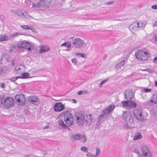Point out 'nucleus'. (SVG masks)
<instances>
[{
  "label": "nucleus",
  "mask_w": 157,
  "mask_h": 157,
  "mask_svg": "<svg viewBox=\"0 0 157 157\" xmlns=\"http://www.w3.org/2000/svg\"><path fill=\"white\" fill-rule=\"evenodd\" d=\"M62 114H63L64 120L65 124L62 120H59V126L64 128H66L67 127H71L73 125L74 121L72 113L67 111L63 113Z\"/></svg>",
  "instance_id": "nucleus-1"
},
{
  "label": "nucleus",
  "mask_w": 157,
  "mask_h": 157,
  "mask_svg": "<svg viewBox=\"0 0 157 157\" xmlns=\"http://www.w3.org/2000/svg\"><path fill=\"white\" fill-rule=\"evenodd\" d=\"M125 98L127 101H123L122 102V105L127 107L128 109H131L136 107V103L134 101H130L133 98V94L131 90H126L124 92Z\"/></svg>",
  "instance_id": "nucleus-2"
},
{
  "label": "nucleus",
  "mask_w": 157,
  "mask_h": 157,
  "mask_svg": "<svg viewBox=\"0 0 157 157\" xmlns=\"http://www.w3.org/2000/svg\"><path fill=\"white\" fill-rule=\"evenodd\" d=\"M122 117L126 121V123L124 125V128L126 129L133 128L132 126V124L134 123V118L133 116L128 112H124L122 115Z\"/></svg>",
  "instance_id": "nucleus-3"
},
{
  "label": "nucleus",
  "mask_w": 157,
  "mask_h": 157,
  "mask_svg": "<svg viewBox=\"0 0 157 157\" xmlns=\"http://www.w3.org/2000/svg\"><path fill=\"white\" fill-rule=\"evenodd\" d=\"M13 99L8 97L4 98L3 95H0V107H3L4 109H7L12 107L13 105Z\"/></svg>",
  "instance_id": "nucleus-4"
},
{
  "label": "nucleus",
  "mask_w": 157,
  "mask_h": 157,
  "mask_svg": "<svg viewBox=\"0 0 157 157\" xmlns=\"http://www.w3.org/2000/svg\"><path fill=\"white\" fill-rule=\"evenodd\" d=\"M136 58L140 60H145L149 56L147 51H144L142 50H139L135 52Z\"/></svg>",
  "instance_id": "nucleus-5"
},
{
  "label": "nucleus",
  "mask_w": 157,
  "mask_h": 157,
  "mask_svg": "<svg viewBox=\"0 0 157 157\" xmlns=\"http://www.w3.org/2000/svg\"><path fill=\"white\" fill-rule=\"evenodd\" d=\"M52 0H40L37 4H33V6L35 8L43 7L45 8H48L50 6Z\"/></svg>",
  "instance_id": "nucleus-6"
},
{
  "label": "nucleus",
  "mask_w": 157,
  "mask_h": 157,
  "mask_svg": "<svg viewBox=\"0 0 157 157\" xmlns=\"http://www.w3.org/2000/svg\"><path fill=\"white\" fill-rule=\"evenodd\" d=\"M73 40L72 44L73 46L77 48L80 49L83 46L84 43L83 40L78 38H75L74 36L70 38Z\"/></svg>",
  "instance_id": "nucleus-7"
},
{
  "label": "nucleus",
  "mask_w": 157,
  "mask_h": 157,
  "mask_svg": "<svg viewBox=\"0 0 157 157\" xmlns=\"http://www.w3.org/2000/svg\"><path fill=\"white\" fill-rule=\"evenodd\" d=\"M133 113L134 116L139 121L141 122H146L147 119L143 116L142 111L139 109H135L134 110Z\"/></svg>",
  "instance_id": "nucleus-8"
},
{
  "label": "nucleus",
  "mask_w": 157,
  "mask_h": 157,
  "mask_svg": "<svg viewBox=\"0 0 157 157\" xmlns=\"http://www.w3.org/2000/svg\"><path fill=\"white\" fill-rule=\"evenodd\" d=\"M75 117L76 118V123L79 125H82L85 119V116L82 112H78Z\"/></svg>",
  "instance_id": "nucleus-9"
},
{
  "label": "nucleus",
  "mask_w": 157,
  "mask_h": 157,
  "mask_svg": "<svg viewBox=\"0 0 157 157\" xmlns=\"http://www.w3.org/2000/svg\"><path fill=\"white\" fill-rule=\"evenodd\" d=\"M17 47L18 48H23L31 51L30 43L26 40L20 41L17 45Z\"/></svg>",
  "instance_id": "nucleus-10"
},
{
  "label": "nucleus",
  "mask_w": 157,
  "mask_h": 157,
  "mask_svg": "<svg viewBox=\"0 0 157 157\" xmlns=\"http://www.w3.org/2000/svg\"><path fill=\"white\" fill-rule=\"evenodd\" d=\"M142 151L141 157H152V155L148 148L146 146H142L141 147Z\"/></svg>",
  "instance_id": "nucleus-11"
},
{
  "label": "nucleus",
  "mask_w": 157,
  "mask_h": 157,
  "mask_svg": "<svg viewBox=\"0 0 157 157\" xmlns=\"http://www.w3.org/2000/svg\"><path fill=\"white\" fill-rule=\"evenodd\" d=\"M15 99L18 102H21L22 105H23L26 101V98L25 96L22 94H20L17 95L14 97Z\"/></svg>",
  "instance_id": "nucleus-12"
},
{
  "label": "nucleus",
  "mask_w": 157,
  "mask_h": 157,
  "mask_svg": "<svg viewBox=\"0 0 157 157\" xmlns=\"http://www.w3.org/2000/svg\"><path fill=\"white\" fill-rule=\"evenodd\" d=\"M14 13L21 17L28 19L29 17V15L27 12L23 10H16V11H15Z\"/></svg>",
  "instance_id": "nucleus-13"
},
{
  "label": "nucleus",
  "mask_w": 157,
  "mask_h": 157,
  "mask_svg": "<svg viewBox=\"0 0 157 157\" xmlns=\"http://www.w3.org/2000/svg\"><path fill=\"white\" fill-rule=\"evenodd\" d=\"M29 101L31 104H32L36 106H38L40 103V99L36 96H31L29 97Z\"/></svg>",
  "instance_id": "nucleus-14"
},
{
  "label": "nucleus",
  "mask_w": 157,
  "mask_h": 157,
  "mask_svg": "<svg viewBox=\"0 0 157 157\" xmlns=\"http://www.w3.org/2000/svg\"><path fill=\"white\" fill-rule=\"evenodd\" d=\"M65 108V106L61 102L56 103L53 107L54 110L56 112H60Z\"/></svg>",
  "instance_id": "nucleus-15"
},
{
  "label": "nucleus",
  "mask_w": 157,
  "mask_h": 157,
  "mask_svg": "<svg viewBox=\"0 0 157 157\" xmlns=\"http://www.w3.org/2000/svg\"><path fill=\"white\" fill-rule=\"evenodd\" d=\"M130 30L132 32L136 31L138 29V25H137V22L136 21L133 22L129 26Z\"/></svg>",
  "instance_id": "nucleus-16"
},
{
  "label": "nucleus",
  "mask_w": 157,
  "mask_h": 157,
  "mask_svg": "<svg viewBox=\"0 0 157 157\" xmlns=\"http://www.w3.org/2000/svg\"><path fill=\"white\" fill-rule=\"evenodd\" d=\"M115 108V106L113 105H111L108 106L105 109L102 111V112L105 114L108 115L109 113L112 112Z\"/></svg>",
  "instance_id": "nucleus-17"
},
{
  "label": "nucleus",
  "mask_w": 157,
  "mask_h": 157,
  "mask_svg": "<svg viewBox=\"0 0 157 157\" xmlns=\"http://www.w3.org/2000/svg\"><path fill=\"white\" fill-rule=\"evenodd\" d=\"M50 48H49L48 46L46 45H41L39 46V54H41L44 53L48 51L49 50Z\"/></svg>",
  "instance_id": "nucleus-18"
},
{
  "label": "nucleus",
  "mask_w": 157,
  "mask_h": 157,
  "mask_svg": "<svg viewBox=\"0 0 157 157\" xmlns=\"http://www.w3.org/2000/svg\"><path fill=\"white\" fill-rule=\"evenodd\" d=\"M85 118L86 122V124L88 125H90L92 122V116L90 114L86 115Z\"/></svg>",
  "instance_id": "nucleus-19"
},
{
  "label": "nucleus",
  "mask_w": 157,
  "mask_h": 157,
  "mask_svg": "<svg viewBox=\"0 0 157 157\" xmlns=\"http://www.w3.org/2000/svg\"><path fill=\"white\" fill-rule=\"evenodd\" d=\"M125 64L124 60H123L120 63L116 64L115 68L117 70H118L121 68V66H123Z\"/></svg>",
  "instance_id": "nucleus-20"
},
{
  "label": "nucleus",
  "mask_w": 157,
  "mask_h": 157,
  "mask_svg": "<svg viewBox=\"0 0 157 157\" xmlns=\"http://www.w3.org/2000/svg\"><path fill=\"white\" fill-rule=\"evenodd\" d=\"M80 138V134H78L74 135L71 136V140L74 141L78 140H79Z\"/></svg>",
  "instance_id": "nucleus-21"
},
{
  "label": "nucleus",
  "mask_w": 157,
  "mask_h": 157,
  "mask_svg": "<svg viewBox=\"0 0 157 157\" xmlns=\"http://www.w3.org/2000/svg\"><path fill=\"white\" fill-rule=\"evenodd\" d=\"M142 137L143 136L140 134V132H137L135 133L133 140H135L138 139H141Z\"/></svg>",
  "instance_id": "nucleus-22"
},
{
  "label": "nucleus",
  "mask_w": 157,
  "mask_h": 157,
  "mask_svg": "<svg viewBox=\"0 0 157 157\" xmlns=\"http://www.w3.org/2000/svg\"><path fill=\"white\" fill-rule=\"evenodd\" d=\"M155 103V102L152 98L147 102H145L144 103L145 105L148 106L150 105H153Z\"/></svg>",
  "instance_id": "nucleus-23"
},
{
  "label": "nucleus",
  "mask_w": 157,
  "mask_h": 157,
  "mask_svg": "<svg viewBox=\"0 0 157 157\" xmlns=\"http://www.w3.org/2000/svg\"><path fill=\"white\" fill-rule=\"evenodd\" d=\"M137 25H138V28H140V29H142L144 28L146 25V23L144 21L140 22H137Z\"/></svg>",
  "instance_id": "nucleus-24"
},
{
  "label": "nucleus",
  "mask_w": 157,
  "mask_h": 157,
  "mask_svg": "<svg viewBox=\"0 0 157 157\" xmlns=\"http://www.w3.org/2000/svg\"><path fill=\"white\" fill-rule=\"evenodd\" d=\"M61 46H65L66 47L68 48H69L71 47V44L70 41H68L67 42H65L63 44L61 45Z\"/></svg>",
  "instance_id": "nucleus-25"
},
{
  "label": "nucleus",
  "mask_w": 157,
  "mask_h": 157,
  "mask_svg": "<svg viewBox=\"0 0 157 157\" xmlns=\"http://www.w3.org/2000/svg\"><path fill=\"white\" fill-rule=\"evenodd\" d=\"M80 141L83 143L85 142L86 140V136L84 135H82L81 136H80Z\"/></svg>",
  "instance_id": "nucleus-26"
},
{
  "label": "nucleus",
  "mask_w": 157,
  "mask_h": 157,
  "mask_svg": "<svg viewBox=\"0 0 157 157\" xmlns=\"http://www.w3.org/2000/svg\"><path fill=\"white\" fill-rule=\"evenodd\" d=\"M75 55L77 56H78L79 55L80 56L84 58H86V55H85L84 53H76L75 54Z\"/></svg>",
  "instance_id": "nucleus-27"
},
{
  "label": "nucleus",
  "mask_w": 157,
  "mask_h": 157,
  "mask_svg": "<svg viewBox=\"0 0 157 157\" xmlns=\"http://www.w3.org/2000/svg\"><path fill=\"white\" fill-rule=\"evenodd\" d=\"M29 75V74L27 73H24L22 74V76H21V78H28Z\"/></svg>",
  "instance_id": "nucleus-28"
},
{
  "label": "nucleus",
  "mask_w": 157,
  "mask_h": 157,
  "mask_svg": "<svg viewBox=\"0 0 157 157\" xmlns=\"http://www.w3.org/2000/svg\"><path fill=\"white\" fill-rule=\"evenodd\" d=\"M8 38L6 36L0 35V41H2L6 40Z\"/></svg>",
  "instance_id": "nucleus-29"
},
{
  "label": "nucleus",
  "mask_w": 157,
  "mask_h": 157,
  "mask_svg": "<svg viewBox=\"0 0 157 157\" xmlns=\"http://www.w3.org/2000/svg\"><path fill=\"white\" fill-rule=\"evenodd\" d=\"M152 89H148L147 88H145L143 89L141 91L142 92H144V93H148L151 91Z\"/></svg>",
  "instance_id": "nucleus-30"
},
{
  "label": "nucleus",
  "mask_w": 157,
  "mask_h": 157,
  "mask_svg": "<svg viewBox=\"0 0 157 157\" xmlns=\"http://www.w3.org/2000/svg\"><path fill=\"white\" fill-rule=\"evenodd\" d=\"M81 150L83 151H84L85 152H87L88 151V148L85 146H82L80 148Z\"/></svg>",
  "instance_id": "nucleus-31"
},
{
  "label": "nucleus",
  "mask_w": 157,
  "mask_h": 157,
  "mask_svg": "<svg viewBox=\"0 0 157 157\" xmlns=\"http://www.w3.org/2000/svg\"><path fill=\"white\" fill-rule=\"evenodd\" d=\"M108 115L107 114H105L104 113L102 114H100L99 117V121H100L103 117H105V116H106Z\"/></svg>",
  "instance_id": "nucleus-32"
},
{
  "label": "nucleus",
  "mask_w": 157,
  "mask_h": 157,
  "mask_svg": "<svg viewBox=\"0 0 157 157\" xmlns=\"http://www.w3.org/2000/svg\"><path fill=\"white\" fill-rule=\"evenodd\" d=\"M134 152L136 153L138 155L139 157H141L142 155H140V152L138 149L137 148L134 149Z\"/></svg>",
  "instance_id": "nucleus-33"
},
{
  "label": "nucleus",
  "mask_w": 157,
  "mask_h": 157,
  "mask_svg": "<svg viewBox=\"0 0 157 157\" xmlns=\"http://www.w3.org/2000/svg\"><path fill=\"white\" fill-rule=\"evenodd\" d=\"M96 154L95 156H96V157H98L100 155V149L98 147H97L96 148Z\"/></svg>",
  "instance_id": "nucleus-34"
},
{
  "label": "nucleus",
  "mask_w": 157,
  "mask_h": 157,
  "mask_svg": "<svg viewBox=\"0 0 157 157\" xmlns=\"http://www.w3.org/2000/svg\"><path fill=\"white\" fill-rule=\"evenodd\" d=\"M151 98L156 103L157 102V94H154Z\"/></svg>",
  "instance_id": "nucleus-35"
},
{
  "label": "nucleus",
  "mask_w": 157,
  "mask_h": 157,
  "mask_svg": "<svg viewBox=\"0 0 157 157\" xmlns=\"http://www.w3.org/2000/svg\"><path fill=\"white\" fill-rule=\"evenodd\" d=\"M21 78V76H20L13 77V78H11L10 79V81H14L16 80L17 78Z\"/></svg>",
  "instance_id": "nucleus-36"
},
{
  "label": "nucleus",
  "mask_w": 157,
  "mask_h": 157,
  "mask_svg": "<svg viewBox=\"0 0 157 157\" xmlns=\"http://www.w3.org/2000/svg\"><path fill=\"white\" fill-rule=\"evenodd\" d=\"M87 157H96L95 155L92 154L90 152H88L86 154Z\"/></svg>",
  "instance_id": "nucleus-37"
},
{
  "label": "nucleus",
  "mask_w": 157,
  "mask_h": 157,
  "mask_svg": "<svg viewBox=\"0 0 157 157\" xmlns=\"http://www.w3.org/2000/svg\"><path fill=\"white\" fill-rule=\"evenodd\" d=\"M141 71H147L149 73H152L153 71L151 70V69H142L141 70Z\"/></svg>",
  "instance_id": "nucleus-38"
},
{
  "label": "nucleus",
  "mask_w": 157,
  "mask_h": 157,
  "mask_svg": "<svg viewBox=\"0 0 157 157\" xmlns=\"http://www.w3.org/2000/svg\"><path fill=\"white\" fill-rule=\"evenodd\" d=\"M71 61L75 65H76L77 64V61L75 58H74L72 59Z\"/></svg>",
  "instance_id": "nucleus-39"
},
{
  "label": "nucleus",
  "mask_w": 157,
  "mask_h": 157,
  "mask_svg": "<svg viewBox=\"0 0 157 157\" xmlns=\"http://www.w3.org/2000/svg\"><path fill=\"white\" fill-rule=\"evenodd\" d=\"M21 27L24 29H27L28 28V26L25 25H22L21 26Z\"/></svg>",
  "instance_id": "nucleus-40"
},
{
  "label": "nucleus",
  "mask_w": 157,
  "mask_h": 157,
  "mask_svg": "<svg viewBox=\"0 0 157 157\" xmlns=\"http://www.w3.org/2000/svg\"><path fill=\"white\" fill-rule=\"evenodd\" d=\"M151 7L153 9H157V4L155 5H152Z\"/></svg>",
  "instance_id": "nucleus-41"
},
{
  "label": "nucleus",
  "mask_w": 157,
  "mask_h": 157,
  "mask_svg": "<svg viewBox=\"0 0 157 157\" xmlns=\"http://www.w3.org/2000/svg\"><path fill=\"white\" fill-rule=\"evenodd\" d=\"M114 2H107L106 3L107 5H111L113 4Z\"/></svg>",
  "instance_id": "nucleus-42"
},
{
  "label": "nucleus",
  "mask_w": 157,
  "mask_h": 157,
  "mask_svg": "<svg viewBox=\"0 0 157 157\" xmlns=\"http://www.w3.org/2000/svg\"><path fill=\"white\" fill-rule=\"evenodd\" d=\"M153 62L157 63V57H155L154 58Z\"/></svg>",
  "instance_id": "nucleus-43"
},
{
  "label": "nucleus",
  "mask_w": 157,
  "mask_h": 157,
  "mask_svg": "<svg viewBox=\"0 0 157 157\" xmlns=\"http://www.w3.org/2000/svg\"><path fill=\"white\" fill-rule=\"evenodd\" d=\"M33 29V27L32 26H28V28L27 29H30V30H32Z\"/></svg>",
  "instance_id": "nucleus-44"
},
{
  "label": "nucleus",
  "mask_w": 157,
  "mask_h": 157,
  "mask_svg": "<svg viewBox=\"0 0 157 157\" xmlns=\"http://www.w3.org/2000/svg\"><path fill=\"white\" fill-rule=\"evenodd\" d=\"M11 63L12 66H13L14 65V60H11Z\"/></svg>",
  "instance_id": "nucleus-45"
},
{
  "label": "nucleus",
  "mask_w": 157,
  "mask_h": 157,
  "mask_svg": "<svg viewBox=\"0 0 157 157\" xmlns=\"http://www.w3.org/2000/svg\"><path fill=\"white\" fill-rule=\"evenodd\" d=\"M82 91H79L78 92V94L79 95H81L82 94Z\"/></svg>",
  "instance_id": "nucleus-46"
},
{
  "label": "nucleus",
  "mask_w": 157,
  "mask_h": 157,
  "mask_svg": "<svg viewBox=\"0 0 157 157\" xmlns=\"http://www.w3.org/2000/svg\"><path fill=\"white\" fill-rule=\"evenodd\" d=\"M108 80V79H107L106 80H103L101 82L103 84L104 83H105V82H106Z\"/></svg>",
  "instance_id": "nucleus-47"
},
{
  "label": "nucleus",
  "mask_w": 157,
  "mask_h": 157,
  "mask_svg": "<svg viewBox=\"0 0 157 157\" xmlns=\"http://www.w3.org/2000/svg\"><path fill=\"white\" fill-rule=\"evenodd\" d=\"M157 25V21H155L153 24V26L155 27Z\"/></svg>",
  "instance_id": "nucleus-48"
},
{
  "label": "nucleus",
  "mask_w": 157,
  "mask_h": 157,
  "mask_svg": "<svg viewBox=\"0 0 157 157\" xmlns=\"http://www.w3.org/2000/svg\"><path fill=\"white\" fill-rule=\"evenodd\" d=\"M5 84L3 83H2L1 84V86L2 88H5Z\"/></svg>",
  "instance_id": "nucleus-49"
},
{
  "label": "nucleus",
  "mask_w": 157,
  "mask_h": 157,
  "mask_svg": "<svg viewBox=\"0 0 157 157\" xmlns=\"http://www.w3.org/2000/svg\"><path fill=\"white\" fill-rule=\"evenodd\" d=\"M49 127V126L48 125H46L45 127L43 128V129L44 130L46 128H48Z\"/></svg>",
  "instance_id": "nucleus-50"
},
{
  "label": "nucleus",
  "mask_w": 157,
  "mask_h": 157,
  "mask_svg": "<svg viewBox=\"0 0 157 157\" xmlns=\"http://www.w3.org/2000/svg\"><path fill=\"white\" fill-rule=\"evenodd\" d=\"M102 85H103V84L101 82L100 83L99 85V87H101Z\"/></svg>",
  "instance_id": "nucleus-51"
},
{
  "label": "nucleus",
  "mask_w": 157,
  "mask_h": 157,
  "mask_svg": "<svg viewBox=\"0 0 157 157\" xmlns=\"http://www.w3.org/2000/svg\"><path fill=\"white\" fill-rule=\"evenodd\" d=\"M11 12H13V13H14V12L15 11H16V10H11Z\"/></svg>",
  "instance_id": "nucleus-52"
},
{
  "label": "nucleus",
  "mask_w": 157,
  "mask_h": 157,
  "mask_svg": "<svg viewBox=\"0 0 157 157\" xmlns=\"http://www.w3.org/2000/svg\"><path fill=\"white\" fill-rule=\"evenodd\" d=\"M141 96H142V98H143V99H144L146 97V95H145L144 96H143L142 95H141Z\"/></svg>",
  "instance_id": "nucleus-53"
},
{
  "label": "nucleus",
  "mask_w": 157,
  "mask_h": 157,
  "mask_svg": "<svg viewBox=\"0 0 157 157\" xmlns=\"http://www.w3.org/2000/svg\"><path fill=\"white\" fill-rule=\"evenodd\" d=\"M100 127H101V125L100 124L97 125V128H99Z\"/></svg>",
  "instance_id": "nucleus-54"
},
{
  "label": "nucleus",
  "mask_w": 157,
  "mask_h": 157,
  "mask_svg": "<svg viewBox=\"0 0 157 157\" xmlns=\"http://www.w3.org/2000/svg\"><path fill=\"white\" fill-rule=\"evenodd\" d=\"M73 101L74 103H76L77 102V101L75 99H73Z\"/></svg>",
  "instance_id": "nucleus-55"
},
{
  "label": "nucleus",
  "mask_w": 157,
  "mask_h": 157,
  "mask_svg": "<svg viewBox=\"0 0 157 157\" xmlns=\"http://www.w3.org/2000/svg\"><path fill=\"white\" fill-rule=\"evenodd\" d=\"M155 85L156 86H157V81H155Z\"/></svg>",
  "instance_id": "nucleus-56"
},
{
  "label": "nucleus",
  "mask_w": 157,
  "mask_h": 157,
  "mask_svg": "<svg viewBox=\"0 0 157 157\" xmlns=\"http://www.w3.org/2000/svg\"><path fill=\"white\" fill-rule=\"evenodd\" d=\"M155 40L156 41H157V37L156 35H155Z\"/></svg>",
  "instance_id": "nucleus-57"
},
{
  "label": "nucleus",
  "mask_w": 157,
  "mask_h": 157,
  "mask_svg": "<svg viewBox=\"0 0 157 157\" xmlns=\"http://www.w3.org/2000/svg\"><path fill=\"white\" fill-rule=\"evenodd\" d=\"M18 33H16V34H13V36H15V35H16V36H17V35H18Z\"/></svg>",
  "instance_id": "nucleus-58"
},
{
  "label": "nucleus",
  "mask_w": 157,
  "mask_h": 157,
  "mask_svg": "<svg viewBox=\"0 0 157 157\" xmlns=\"http://www.w3.org/2000/svg\"><path fill=\"white\" fill-rule=\"evenodd\" d=\"M66 50L67 51H69L70 50V49H67Z\"/></svg>",
  "instance_id": "nucleus-59"
},
{
  "label": "nucleus",
  "mask_w": 157,
  "mask_h": 157,
  "mask_svg": "<svg viewBox=\"0 0 157 157\" xmlns=\"http://www.w3.org/2000/svg\"><path fill=\"white\" fill-rule=\"evenodd\" d=\"M61 0L63 1H65L66 0Z\"/></svg>",
  "instance_id": "nucleus-60"
},
{
  "label": "nucleus",
  "mask_w": 157,
  "mask_h": 157,
  "mask_svg": "<svg viewBox=\"0 0 157 157\" xmlns=\"http://www.w3.org/2000/svg\"><path fill=\"white\" fill-rule=\"evenodd\" d=\"M118 21H121V20H120V19H118Z\"/></svg>",
  "instance_id": "nucleus-61"
},
{
  "label": "nucleus",
  "mask_w": 157,
  "mask_h": 157,
  "mask_svg": "<svg viewBox=\"0 0 157 157\" xmlns=\"http://www.w3.org/2000/svg\"><path fill=\"white\" fill-rule=\"evenodd\" d=\"M85 45H86V43H85Z\"/></svg>",
  "instance_id": "nucleus-62"
},
{
  "label": "nucleus",
  "mask_w": 157,
  "mask_h": 157,
  "mask_svg": "<svg viewBox=\"0 0 157 157\" xmlns=\"http://www.w3.org/2000/svg\"><path fill=\"white\" fill-rule=\"evenodd\" d=\"M20 69V68H19L18 69V70H19Z\"/></svg>",
  "instance_id": "nucleus-63"
}]
</instances>
